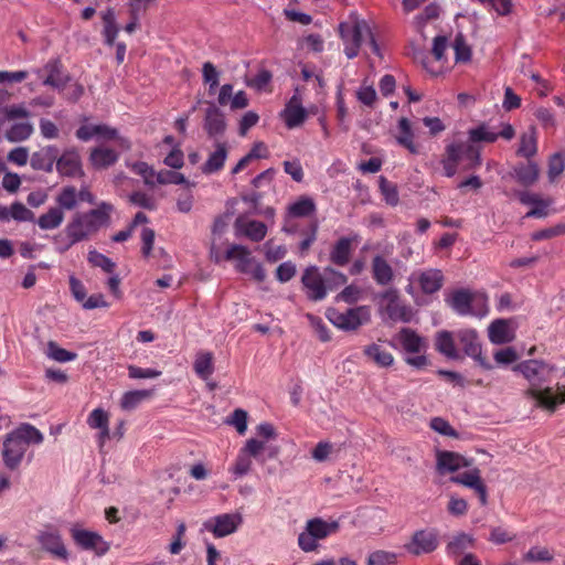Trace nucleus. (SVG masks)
Segmentation results:
<instances>
[{
	"label": "nucleus",
	"instance_id": "1",
	"mask_svg": "<svg viewBox=\"0 0 565 565\" xmlns=\"http://www.w3.org/2000/svg\"><path fill=\"white\" fill-rule=\"evenodd\" d=\"M513 371L521 373L530 383L526 395L534 398L537 405L554 412L559 403L565 402V386L558 394H554L551 387L541 390V385L547 382L553 372V366L539 360H527L516 364Z\"/></svg>",
	"mask_w": 565,
	"mask_h": 565
},
{
	"label": "nucleus",
	"instance_id": "2",
	"mask_svg": "<svg viewBox=\"0 0 565 565\" xmlns=\"http://www.w3.org/2000/svg\"><path fill=\"white\" fill-rule=\"evenodd\" d=\"M43 439V434L36 427L31 424H21L3 440L1 455L4 466L11 471L17 470L22 463L29 446L31 444L40 445Z\"/></svg>",
	"mask_w": 565,
	"mask_h": 565
},
{
	"label": "nucleus",
	"instance_id": "3",
	"mask_svg": "<svg viewBox=\"0 0 565 565\" xmlns=\"http://www.w3.org/2000/svg\"><path fill=\"white\" fill-rule=\"evenodd\" d=\"M339 33L344 43V53L348 58L358 56L364 40H367L371 52L380 55V46L375 41L369 23L360 19L356 13H351L348 20L340 23Z\"/></svg>",
	"mask_w": 565,
	"mask_h": 565
},
{
	"label": "nucleus",
	"instance_id": "4",
	"mask_svg": "<svg viewBox=\"0 0 565 565\" xmlns=\"http://www.w3.org/2000/svg\"><path fill=\"white\" fill-rule=\"evenodd\" d=\"M111 205L102 203L99 207L86 213H77L66 226V234L70 238V245H74L88 238L99 231L109 221V211Z\"/></svg>",
	"mask_w": 565,
	"mask_h": 565
},
{
	"label": "nucleus",
	"instance_id": "5",
	"mask_svg": "<svg viewBox=\"0 0 565 565\" xmlns=\"http://www.w3.org/2000/svg\"><path fill=\"white\" fill-rule=\"evenodd\" d=\"M466 161V169H475L481 164L480 149L469 142H451L446 149L441 159L444 173L451 178L456 174L458 164Z\"/></svg>",
	"mask_w": 565,
	"mask_h": 565
},
{
	"label": "nucleus",
	"instance_id": "6",
	"mask_svg": "<svg viewBox=\"0 0 565 565\" xmlns=\"http://www.w3.org/2000/svg\"><path fill=\"white\" fill-rule=\"evenodd\" d=\"M328 320L338 329L344 331H355L371 320V310L369 306H358L349 308L345 311L330 308L327 310Z\"/></svg>",
	"mask_w": 565,
	"mask_h": 565
},
{
	"label": "nucleus",
	"instance_id": "7",
	"mask_svg": "<svg viewBox=\"0 0 565 565\" xmlns=\"http://www.w3.org/2000/svg\"><path fill=\"white\" fill-rule=\"evenodd\" d=\"M70 533L78 547L84 551H90L97 556H104L110 548V544L97 532L72 527Z\"/></svg>",
	"mask_w": 565,
	"mask_h": 565
},
{
	"label": "nucleus",
	"instance_id": "8",
	"mask_svg": "<svg viewBox=\"0 0 565 565\" xmlns=\"http://www.w3.org/2000/svg\"><path fill=\"white\" fill-rule=\"evenodd\" d=\"M301 284L305 288L306 296L311 301H321L328 295V287L323 271L315 265L307 267L301 276Z\"/></svg>",
	"mask_w": 565,
	"mask_h": 565
},
{
	"label": "nucleus",
	"instance_id": "9",
	"mask_svg": "<svg viewBox=\"0 0 565 565\" xmlns=\"http://www.w3.org/2000/svg\"><path fill=\"white\" fill-rule=\"evenodd\" d=\"M456 337L466 355L472 358L482 369L491 370L492 364L482 355L478 333L473 329L459 330Z\"/></svg>",
	"mask_w": 565,
	"mask_h": 565
},
{
	"label": "nucleus",
	"instance_id": "10",
	"mask_svg": "<svg viewBox=\"0 0 565 565\" xmlns=\"http://www.w3.org/2000/svg\"><path fill=\"white\" fill-rule=\"evenodd\" d=\"M382 297L386 300L384 312L391 321L409 322L413 319L414 312L412 307L399 299L396 290H386Z\"/></svg>",
	"mask_w": 565,
	"mask_h": 565
},
{
	"label": "nucleus",
	"instance_id": "11",
	"mask_svg": "<svg viewBox=\"0 0 565 565\" xmlns=\"http://www.w3.org/2000/svg\"><path fill=\"white\" fill-rule=\"evenodd\" d=\"M438 535L435 530H419L405 544V548L408 553L418 556L433 553L438 547Z\"/></svg>",
	"mask_w": 565,
	"mask_h": 565
},
{
	"label": "nucleus",
	"instance_id": "12",
	"mask_svg": "<svg viewBox=\"0 0 565 565\" xmlns=\"http://www.w3.org/2000/svg\"><path fill=\"white\" fill-rule=\"evenodd\" d=\"M359 242V234L340 237L330 250V262L340 267L348 265L353 253L354 245Z\"/></svg>",
	"mask_w": 565,
	"mask_h": 565
},
{
	"label": "nucleus",
	"instance_id": "13",
	"mask_svg": "<svg viewBox=\"0 0 565 565\" xmlns=\"http://www.w3.org/2000/svg\"><path fill=\"white\" fill-rule=\"evenodd\" d=\"M241 522V515L224 513L206 521L204 527L212 532L215 537H224L234 533Z\"/></svg>",
	"mask_w": 565,
	"mask_h": 565
},
{
	"label": "nucleus",
	"instance_id": "14",
	"mask_svg": "<svg viewBox=\"0 0 565 565\" xmlns=\"http://www.w3.org/2000/svg\"><path fill=\"white\" fill-rule=\"evenodd\" d=\"M38 542L42 550L50 553L52 556L66 561L68 558V551L63 543L62 536L56 530L42 531L38 535Z\"/></svg>",
	"mask_w": 565,
	"mask_h": 565
},
{
	"label": "nucleus",
	"instance_id": "15",
	"mask_svg": "<svg viewBox=\"0 0 565 565\" xmlns=\"http://www.w3.org/2000/svg\"><path fill=\"white\" fill-rule=\"evenodd\" d=\"M55 167L62 177L83 175L81 156L75 148L67 149L60 157L57 156Z\"/></svg>",
	"mask_w": 565,
	"mask_h": 565
},
{
	"label": "nucleus",
	"instance_id": "16",
	"mask_svg": "<svg viewBox=\"0 0 565 565\" xmlns=\"http://www.w3.org/2000/svg\"><path fill=\"white\" fill-rule=\"evenodd\" d=\"M58 156V149L56 146H45L33 152L30 158V164L34 170L44 172H52L54 163Z\"/></svg>",
	"mask_w": 565,
	"mask_h": 565
},
{
	"label": "nucleus",
	"instance_id": "17",
	"mask_svg": "<svg viewBox=\"0 0 565 565\" xmlns=\"http://www.w3.org/2000/svg\"><path fill=\"white\" fill-rule=\"evenodd\" d=\"M468 461L457 452L438 451L437 452V470L440 475L455 472L460 468L467 467Z\"/></svg>",
	"mask_w": 565,
	"mask_h": 565
},
{
	"label": "nucleus",
	"instance_id": "18",
	"mask_svg": "<svg viewBox=\"0 0 565 565\" xmlns=\"http://www.w3.org/2000/svg\"><path fill=\"white\" fill-rule=\"evenodd\" d=\"M397 339L407 353H420L427 348L425 339L411 328H402Z\"/></svg>",
	"mask_w": 565,
	"mask_h": 565
},
{
	"label": "nucleus",
	"instance_id": "19",
	"mask_svg": "<svg viewBox=\"0 0 565 565\" xmlns=\"http://www.w3.org/2000/svg\"><path fill=\"white\" fill-rule=\"evenodd\" d=\"M225 258L227 260H237L235 269L238 273H249V267L255 263L254 258L250 257V252L243 245H231L226 250Z\"/></svg>",
	"mask_w": 565,
	"mask_h": 565
},
{
	"label": "nucleus",
	"instance_id": "20",
	"mask_svg": "<svg viewBox=\"0 0 565 565\" xmlns=\"http://www.w3.org/2000/svg\"><path fill=\"white\" fill-rule=\"evenodd\" d=\"M282 116L288 128L300 126L307 118V111L301 106L300 99L296 95L287 103Z\"/></svg>",
	"mask_w": 565,
	"mask_h": 565
},
{
	"label": "nucleus",
	"instance_id": "21",
	"mask_svg": "<svg viewBox=\"0 0 565 565\" xmlns=\"http://www.w3.org/2000/svg\"><path fill=\"white\" fill-rule=\"evenodd\" d=\"M226 128L223 113L211 105L205 111L204 129L210 137L222 135Z\"/></svg>",
	"mask_w": 565,
	"mask_h": 565
},
{
	"label": "nucleus",
	"instance_id": "22",
	"mask_svg": "<svg viewBox=\"0 0 565 565\" xmlns=\"http://www.w3.org/2000/svg\"><path fill=\"white\" fill-rule=\"evenodd\" d=\"M372 276L377 285L387 286L394 279V271L390 263L380 255L372 259Z\"/></svg>",
	"mask_w": 565,
	"mask_h": 565
},
{
	"label": "nucleus",
	"instance_id": "23",
	"mask_svg": "<svg viewBox=\"0 0 565 565\" xmlns=\"http://www.w3.org/2000/svg\"><path fill=\"white\" fill-rule=\"evenodd\" d=\"M237 232L244 234L253 242H260L267 234V226L260 221H243L237 218L235 222Z\"/></svg>",
	"mask_w": 565,
	"mask_h": 565
},
{
	"label": "nucleus",
	"instance_id": "24",
	"mask_svg": "<svg viewBox=\"0 0 565 565\" xmlns=\"http://www.w3.org/2000/svg\"><path fill=\"white\" fill-rule=\"evenodd\" d=\"M488 337L493 344H505L514 339L508 321L503 319H497L491 322L488 329Z\"/></svg>",
	"mask_w": 565,
	"mask_h": 565
},
{
	"label": "nucleus",
	"instance_id": "25",
	"mask_svg": "<svg viewBox=\"0 0 565 565\" xmlns=\"http://www.w3.org/2000/svg\"><path fill=\"white\" fill-rule=\"evenodd\" d=\"M418 284L424 294L431 295L441 289L444 275L439 269H428L420 273Z\"/></svg>",
	"mask_w": 565,
	"mask_h": 565
},
{
	"label": "nucleus",
	"instance_id": "26",
	"mask_svg": "<svg viewBox=\"0 0 565 565\" xmlns=\"http://www.w3.org/2000/svg\"><path fill=\"white\" fill-rule=\"evenodd\" d=\"M363 354L380 367H388L394 363L393 354L377 343L364 347Z\"/></svg>",
	"mask_w": 565,
	"mask_h": 565
},
{
	"label": "nucleus",
	"instance_id": "27",
	"mask_svg": "<svg viewBox=\"0 0 565 565\" xmlns=\"http://www.w3.org/2000/svg\"><path fill=\"white\" fill-rule=\"evenodd\" d=\"M228 149L225 142H217L216 149L213 151L202 167L205 174L218 172L223 169L226 161Z\"/></svg>",
	"mask_w": 565,
	"mask_h": 565
},
{
	"label": "nucleus",
	"instance_id": "28",
	"mask_svg": "<svg viewBox=\"0 0 565 565\" xmlns=\"http://www.w3.org/2000/svg\"><path fill=\"white\" fill-rule=\"evenodd\" d=\"M47 76L44 78L43 84L56 89H63L67 83V76L62 73V63L60 60H51L45 65Z\"/></svg>",
	"mask_w": 565,
	"mask_h": 565
},
{
	"label": "nucleus",
	"instance_id": "29",
	"mask_svg": "<svg viewBox=\"0 0 565 565\" xmlns=\"http://www.w3.org/2000/svg\"><path fill=\"white\" fill-rule=\"evenodd\" d=\"M119 159V153L113 149L97 147L90 151L89 160L94 168L106 169L115 164Z\"/></svg>",
	"mask_w": 565,
	"mask_h": 565
},
{
	"label": "nucleus",
	"instance_id": "30",
	"mask_svg": "<svg viewBox=\"0 0 565 565\" xmlns=\"http://www.w3.org/2000/svg\"><path fill=\"white\" fill-rule=\"evenodd\" d=\"M472 294L473 291L468 289H457L452 291L447 302L459 316H469Z\"/></svg>",
	"mask_w": 565,
	"mask_h": 565
},
{
	"label": "nucleus",
	"instance_id": "31",
	"mask_svg": "<svg viewBox=\"0 0 565 565\" xmlns=\"http://www.w3.org/2000/svg\"><path fill=\"white\" fill-rule=\"evenodd\" d=\"M306 530L317 540H323L339 530V523L337 521L326 522L316 518L307 522Z\"/></svg>",
	"mask_w": 565,
	"mask_h": 565
},
{
	"label": "nucleus",
	"instance_id": "32",
	"mask_svg": "<svg viewBox=\"0 0 565 565\" xmlns=\"http://www.w3.org/2000/svg\"><path fill=\"white\" fill-rule=\"evenodd\" d=\"M540 170L535 162L529 161L526 164H518L514 167V177L516 181L524 185L530 186L539 179Z\"/></svg>",
	"mask_w": 565,
	"mask_h": 565
},
{
	"label": "nucleus",
	"instance_id": "33",
	"mask_svg": "<svg viewBox=\"0 0 565 565\" xmlns=\"http://www.w3.org/2000/svg\"><path fill=\"white\" fill-rule=\"evenodd\" d=\"M435 348L443 355L449 359H457L459 356L455 345L454 335L450 331H439L436 334Z\"/></svg>",
	"mask_w": 565,
	"mask_h": 565
},
{
	"label": "nucleus",
	"instance_id": "34",
	"mask_svg": "<svg viewBox=\"0 0 565 565\" xmlns=\"http://www.w3.org/2000/svg\"><path fill=\"white\" fill-rule=\"evenodd\" d=\"M398 136L396 137L397 142L406 148L411 153H417L418 147L414 142V132L412 130L411 121L406 117H402L398 120Z\"/></svg>",
	"mask_w": 565,
	"mask_h": 565
},
{
	"label": "nucleus",
	"instance_id": "35",
	"mask_svg": "<svg viewBox=\"0 0 565 565\" xmlns=\"http://www.w3.org/2000/svg\"><path fill=\"white\" fill-rule=\"evenodd\" d=\"M317 210L315 201L309 196H300L296 202L288 206V216L307 217L315 214Z\"/></svg>",
	"mask_w": 565,
	"mask_h": 565
},
{
	"label": "nucleus",
	"instance_id": "36",
	"mask_svg": "<svg viewBox=\"0 0 565 565\" xmlns=\"http://www.w3.org/2000/svg\"><path fill=\"white\" fill-rule=\"evenodd\" d=\"M475 544V539L467 533H458L456 534L447 544V553L451 556H459L466 550L472 547Z\"/></svg>",
	"mask_w": 565,
	"mask_h": 565
},
{
	"label": "nucleus",
	"instance_id": "37",
	"mask_svg": "<svg viewBox=\"0 0 565 565\" xmlns=\"http://www.w3.org/2000/svg\"><path fill=\"white\" fill-rule=\"evenodd\" d=\"M34 128L31 122H15L4 134V137L10 142H21L31 137Z\"/></svg>",
	"mask_w": 565,
	"mask_h": 565
},
{
	"label": "nucleus",
	"instance_id": "38",
	"mask_svg": "<svg viewBox=\"0 0 565 565\" xmlns=\"http://www.w3.org/2000/svg\"><path fill=\"white\" fill-rule=\"evenodd\" d=\"M193 369L199 377L207 380L214 372L213 354L211 352H199Z\"/></svg>",
	"mask_w": 565,
	"mask_h": 565
},
{
	"label": "nucleus",
	"instance_id": "39",
	"mask_svg": "<svg viewBox=\"0 0 565 565\" xmlns=\"http://www.w3.org/2000/svg\"><path fill=\"white\" fill-rule=\"evenodd\" d=\"M537 151V138L534 128H531L527 132H524L520 138V146L516 151L518 156L530 159Z\"/></svg>",
	"mask_w": 565,
	"mask_h": 565
},
{
	"label": "nucleus",
	"instance_id": "40",
	"mask_svg": "<svg viewBox=\"0 0 565 565\" xmlns=\"http://www.w3.org/2000/svg\"><path fill=\"white\" fill-rule=\"evenodd\" d=\"M454 483L462 484L467 488L476 490L480 487L483 481L481 479L480 470L478 468H473L463 472H460L450 478Z\"/></svg>",
	"mask_w": 565,
	"mask_h": 565
},
{
	"label": "nucleus",
	"instance_id": "41",
	"mask_svg": "<svg viewBox=\"0 0 565 565\" xmlns=\"http://www.w3.org/2000/svg\"><path fill=\"white\" fill-rule=\"evenodd\" d=\"M468 136L469 141L473 145L478 142L492 143L498 140V134L491 130L486 124H481L476 128L470 129L468 131Z\"/></svg>",
	"mask_w": 565,
	"mask_h": 565
},
{
	"label": "nucleus",
	"instance_id": "42",
	"mask_svg": "<svg viewBox=\"0 0 565 565\" xmlns=\"http://www.w3.org/2000/svg\"><path fill=\"white\" fill-rule=\"evenodd\" d=\"M64 220L63 211L60 207H51L38 220V225L42 230H53L58 227Z\"/></svg>",
	"mask_w": 565,
	"mask_h": 565
},
{
	"label": "nucleus",
	"instance_id": "43",
	"mask_svg": "<svg viewBox=\"0 0 565 565\" xmlns=\"http://www.w3.org/2000/svg\"><path fill=\"white\" fill-rule=\"evenodd\" d=\"M150 396H151V391H148V390L129 391L122 395V397L120 399V406L125 411H132L142 401L147 399Z\"/></svg>",
	"mask_w": 565,
	"mask_h": 565
},
{
	"label": "nucleus",
	"instance_id": "44",
	"mask_svg": "<svg viewBox=\"0 0 565 565\" xmlns=\"http://www.w3.org/2000/svg\"><path fill=\"white\" fill-rule=\"evenodd\" d=\"M323 276L326 279L328 291L335 290L339 287L345 285L348 281V277L344 274L338 271L337 269L330 266L323 269Z\"/></svg>",
	"mask_w": 565,
	"mask_h": 565
},
{
	"label": "nucleus",
	"instance_id": "45",
	"mask_svg": "<svg viewBox=\"0 0 565 565\" xmlns=\"http://www.w3.org/2000/svg\"><path fill=\"white\" fill-rule=\"evenodd\" d=\"M455 51V60L457 63H466L471 58V49L467 44L465 36L459 33L456 35L452 44Z\"/></svg>",
	"mask_w": 565,
	"mask_h": 565
},
{
	"label": "nucleus",
	"instance_id": "46",
	"mask_svg": "<svg viewBox=\"0 0 565 565\" xmlns=\"http://www.w3.org/2000/svg\"><path fill=\"white\" fill-rule=\"evenodd\" d=\"M489 312L488 297L481 292H473L471 298V305L469 309V316L482 318Z\"/></svg>",
	"mask_w": 565,
	"mask_h": 565
},
{
	"label": "nucleus",
	"instance_id": "47",
	"mask_svg": "<svg viewBox=\"0 0 565 565\" xmlns=\"http://www.w3.org/2000/svg\"><path fill=\"white\" fill-rule=\"evenodd\" d=\"M77 191L75 186H65L57 196L60 209L73 210L77 205Z\"/></svg>",
	"mask_w": 565,
	"mask_h": 565
},
{
	"label": "nucleus",
	"instance_id": "48",
	"mask_svg": "<svg viewBox=\"0 0 565 565\" xmlns=\"http://www.w3.org/2000/svg\"><path fill=\"white\" fill-rule=\"evenodd\" d=\"M131 170L136 174L142 177L143 182L147 185H150V186L154 185L158 172H156L154 169L152 167H150L147 162H143V161L135 162L131 166Z\"/></svg>",
	"mask_w": 565,
	"mask_h": 565
},
{
	"label": "nucleus",
	"instance_id": "49",
	"mask_svg": "<svg viewBox=\"0 0 565 565\" xmlns=\"http://www.w3.org/2000/svg\"><path fill=\"white\" fill-rule=\"evenodd\" d=\"M88 262L94 267L102 268L105 273L111 274L116 268V264L107 256L98 253L97 250H90L88 253Z\"/></svg>",
	"mask_w": 565,
	"mask_h": 565
},
{
	"label": "nucleus",
	"instance_id": "50",
	"mask_svg": "<svg viewBox=\"0 0 565 565\" xmlns=\"http://www.w3.org/2000/svg\"><path fill=\"white\" fill-rule=\"evenodd\" d=\"M156 183L159 184H186L190 185L189 181L185 179V177L175 171L171 170H160L157 173V180Z\"/></svg>",
	"mask_w": 565,
	"mask_h": 565
},
{
	"label": "nucleus",
	"instance_id": "51",
	"mask_svg": "<svg viewBox=\"0 0 565 565\" xmlns=\"http://www.w3.org/2000/svg\"><path fill=\"white\" fill-rule=\"evenodd\" d=\"M47 356L57 362H68L75 360L77 355L50 341L47 344Z\"/></svg>",
	"mask_w": 565,
	"mask_h": 565
},
{
	"label": "nucleus",
	"instance_id": "52",
	"mask_svg": "<svg viewBox=\"0 0 565 565\" xmlns=\"http://www.w3.org/2000/svg\"><path fill=\"white\" fill-rule=\"evenodd\" d=\"M265 449V441L250 438L246 441L245 446L241 449V451L245 452L247 456L255 458L257 461L264 463L266 459L262 456V451Z\"/></svg>",
	"mask_w": 565,
	"mask_h": 565
},
{
	"label": "nucleus",
	"instance_id": "53",
	"mask_svg": "<svg viewBox=\"0 0 565 565\" xmlns=\"http://www.w3.org/2000/svg\"><path fill=\"white\" fill-rule=\"evenodd\" d=\"M396 563V554L376 551L369 555L367 565H394Z\"/></svg>",
	"mask_w": 565,
	"mask_h": 565
},
{
	"label": "nucleus",
	"instance_id": "54",
	"mask_svg": "<svg viewBox=\"0 0 565 565\" xmlns=\"http://www.w3.org/2000/svg\"><path fill=\"white\" fill-rule=\"evenodd\" d=\"M109 423L108 414L102 408H95L90 412L87 418V424L90 428L102 429Z\"/></svg>",
	"mask_w": 565,
	"mask_h": 565
},
{
	"label": "nucleus",
	"instance_id": "55",
	"mask_svg": "<svg viewBox=\"0 0 565 565\" xmlns=\"http://www.w3.org/2000/svg\"><path fill=\"white\" fill-rule=\"evenodd\" d=\"M380 189L387 204L395 206L398 203V192L396 186L388 182L385 178H381Z\"/></svg>",
	"mask_w": 565,
	"mask_h": 565
},
{
	"label": "nucleus",
	"instance_id": "56",
	"mask_svg": "<svg viewBox=\"0 0 565 565\" xmlns=\"http://www.w3.org/2000/svg\"><path fill=\"white\" fill-rule=\"evenodd\" d=\"M565 168V161L561 153H554L548 161V179L550 181H554L557 177H559Z\"/></svg>",
	"mask_w": 565,
	"mask_h": 565
},
{
	"label": "nucleus",
	"instance_id": "57",
	"mask_svg": "<svg viewBox=\"0 0 565 565\" xmlns=\"http://www.w3.org/2000/svg\"><path fill=\"white\" fill-rule=\"evenodd\" d=\"M252 467V459L249 456H247L245 452L239 451L234 466L232 467V472L236 477H243L250 470Z\"/></svg>",
	"mask_w": 565,
	"mask_h": 565
},
{
	"label": "nucleus",
	"instance_id": "58",
	"mask_svg": "<svg viewBox=\"0 0 565 565\" xmlns=\"http://www.w3.org/2000/svg\"><path fill=\"white\" fill-rule=\"evenodd\" d=\"M10 215L13 220L19 222L32 221L34 213L25 207L21 202H14L10 206Z\"/></svg>",
	"mask_w": 565,
	"mask_h": 565
},
{
	"label": "nucleus",
	"instance_id": "59",
	"mask_svg": "<svg viewBox=\"0 0 565 565\" xmlns=\"http://www.w3.org/2000/svg\"><path fill=\"white\" fill-rule=\"evenodd\" d=\"M515 534L502 526H495L491 529L489 541L494 544H504L513 541Z\"/></svg>",
	"mask_w": 565,
	"mask_h": 565
},
{
	"label": "nucleus",
	"instance_id": "60",
	"mask_svg": "<svg viewBox=\"0 0 565 565\" xmlns=\"http://www.w3.org/2000/svg\"><path fill=\"white\" fill-rule=\"evenodd\" d=\"M129 201L140 207L147 209V210H154L156 209V202L152 196L148 195L145 192L136 191L130 194Z\"/></svg>",
	"mask_w": 565,
	"mask_h": 565
},
{
	"label": "nucleus",
	"instance_id": "61",
	"mask_svg": "<svg viewBox=\"0 0 565 565\" xmlns=\"http://www.w3.org/2000/svg\"><path fill=\"white\" fill-rule=\"evenodd\" d=\"M227 423L233 425L238 434H245L247 430V412L242 408L235 409Z\"/></svg>",
	"mask_w": 565,
	"mask_h": 565
},
{
	"label": "nucleus",
	"instance_id": "62",
	"mask_svg": "<svg viewBox=\"0 0 565 565\" xmlns=\"http://www.w3.org/2000/svg\"><path fill=\"white\" fill-rule=\"evenodd\" d=\"M430 428L435 431L448 436V437H457V431L451 427V425L448 423V420L441 418V417H434L430 420Z\"/></svg>",
	"mask_w": 565,
	"mask_h": 565
},
{
	"label": "nucleus",
	"instance_id": "63",
	"mask_svg": "<svg viewBox=\"0 0 565 565\" xmlns=\"http://www.w3.org/2000/svg\"><path fill=\"white\" fill-rule=\"evenodd\" d=\"M361 294L362 290L360 287L355 285H349L340 294H338L335 299L352 305L361 298Z\"/></svg>",
	"mask_w": 565,
	"mask_h": 565
},
{
	"label": "nucleus",
	"instance_id": "64",
	"mask_svg": "<svg viewBox=\"0 0 565 565\" xmlns=\"http://www.w3.org/2000/svg\"><path fill=\"white\" fill-rule=\"evenodd\" d=\"M524 559L527 562H550L553 559V555L545 547H532L524 555Z\"/></svg>",
	"mask_w": 565,
	"mask_h": 565
}]
</instances>
